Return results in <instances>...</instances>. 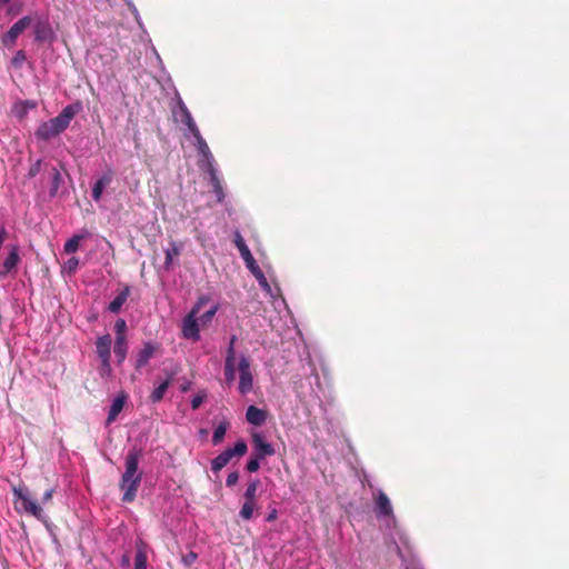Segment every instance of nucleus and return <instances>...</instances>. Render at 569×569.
<instances>
[{
	"label": "nucleus",
	"instance_id": "obj_38",
	"mask_svg": "<svg viewBox=\"0 0 569 569\" xmlns=\"http://www.w3.org/2000/svg\"><path fill=\"white\" fill-rule=\"evenodd\" d=\"M41 168V160H37L29 169L28 176L30 178L36 177Z\"/></svg>",
	"mask_w": 569,
	"mask_h": 569
},
{
	"label": "nucleus",
	"instance_id": "obj_25",
	"mask_svg": "<svg viewBox=\"0 0 569 569\" xmlns=\"http://www.w3.org/2000/svg\"><path fill=\"white\" fill-rule=\"evenodd\" d=\"M169 383H170L169 380H166V381L161 382L152 391V393L150 396V399H151L152 402H159L163 398V396H164V393H166V391H167V389L169 387Z\"/></svg>",
	"mask_w": 569,
	"mask_h": 569
},
{
	"label": "nucleus",
	"instance_id": "obj_32",
	"mask_svg": "<svg viewBox=\"0 0 569 569\" xmlns=\"http://www.w3.org/2000/svg\"><path fill=\"white\" fill-rule=\"evenodd\" d=\"M26 60H27L26 52L23 50H19L16 52V54L11 59V64L14 68H20L24 63Z\"/></svg>",
	"mask_w": 569,
	"mask_h": 569
},
{
	"label": "nucleus",
	"instance_id": "obj_22",
	"mask_svg": "<svg viewBox=\"0 0 569 569\" xmlns=\"http://www.w3.org/2000/svg\"><path fill=\"white\" fill-rule=\"evenodd\" d=\"M180 251H181L180 246L177 242H174V241H172L170 243V247L166 249V251H164V253H166L164 267L167 269H169L172 266L173 258L179 256Z\"/></svg>",
	"mask_w": 569,
	"mask_h": 569
},
{
	"label": "nucleus",
	"instance_id": "obj_1",
	"mask_svg": "<svg viewBox=\"0 0 569 569\" xmlns=\"http://www.w3.org/2000/svg\"><path fill=\"white\" fill-rule=\"evenodd\" d=\"M173 119L176 122H179L184 126L183 134L188 140H192L194 148L199 154V168L204 170L209 177L212 186V190L217 197L218 202H222L224 199V191L222 187L221 179L219 177V171L217 167V162L214 157L200 133V130L193 120L189 109L186 103L181 99V97L177 96L176 107L172 109Z\"/></svg>",
	"mask_w": 569,
	"mask_h": 569
},
{
	"label": "nucleus",
	"instance_id": "obj_31",
	"mask_svg": "<svg viewBox=\"0 0 569 569\" xmlns=\"http://www.w3.org/2000/svg\"><path fill=\"white\" fill-rule=\"evenodd\" d=\"M79 266V259L76 257H71L68 259L63 264V271L68 272L69 274L76 272L77 268Z\"/></svg>",
	"mask_w": 569,
	"mask_h": 569
},
{
	"label": "nucleus",
	"instance_id": "obj_15",
	"mask_svg": "<svg viewBox=\"0 0 569 569\" xmlns=\"http://www.w3.org/2000/svg\"><path fill=\"white\" fill-rule=\"evenodd\" d=\"M246 419L250 425L260 427L267 420V412L256 406H249L247 408Z\"/></svg>",
	"mask_w": 569,
	"mask_h": 569
},
{
	"label": "nucleus",
	"instance_id": "obj_40",
	"mask_svg": "<svg viewBox=\"0 0 569 569\" xmlns=\"http://www.w3.org/2000/svg\"><path fill=\"white\" fill-rule=\"evenodd\" d=\"M278 518V510L276 508H271L266 517L267 522H272Z\"/></svg>",
	"mask_w": 569,
	"mask_h": 569
},
{
	"label": "nucleus",
	"instance_id": "obj_10",
	"mask_svg": "<svg viewBox=\"0 0 569 569\" xmlns=\"http://www.w3.org/2000/svg\"><path fill=\"white\" fill-rule=\"evenodd\" d=\"M252 455L257 456L258 459H264L266 457L273 456L276 452L273 446L267 442L261 433H254L252 436Z\"/></svg>",
	"mask_w": 569,
	"mask_h": 569
},
{
	"label": "nucleus",
	"instance_id": "obj_27",
	"mask_svg": "<svg viewBox=\"0 0 569 569\" xmlns=\"http://www.w3.org/2000/svg\"><path fill=\"white\" fill-rule=\"evenodd\" d=\"M62 183V176L58 169H53L52 172V181L50 188V196L56 197L59 190L60 184Z\"/></svg>",
	"mask_w": 569,
	"mask_h": 569
},
{
	"label": "nucleus",
	"instance_id": "obj_14",
	"mask_svg": "<svg viewBox=\"0 0 569 569\" xmlns=\"http://www.w3.org/2000/svg\"><path fill=\"white\" fill-rule=\"evenodd\" d=\"M259 509L258 498L243 499L239 510V517L243 521H250L252 520L254 512L259 511Z\"/></svg>",
	"mask_w": 569,
	"mask_h": 569
},
{
	"label": "nucleus",
	"instance_id": "obj_30",
	"mask_svg": "<svg viewBox=\"0 0 569 569\" xmlns=\"http://www.w3.org/2000/svg\"><path fill=\"white\" fill-rule=\"evenodd\" d=\"M134 569H147V556L142 550H138L136 553Z\"/></svg>",
	"mask_w": 569,
	"mask_h": 569
},
{
	"label": "nucleus",
	"instance_id": "obj_18",
	"mask_svg": "<svg viewBox=\"0 0 569 569\" xmlns=\"http://www.w3.org/2000/svg\"><path fill=\"white\" fill-rule=\"evenodd\" d=\"M89 236L88 231L84 230L82 233L73 234L69 240L66 241L63 246V251L67 254L74 253L79 249V244L81 240Z\"/></svg>",
	"mask_w": 569,
	"mask_h": 569
},
{
	"label": "nucleus",
	"instance_id": "obj_42",
	"mask_svg": "<svg viewBox=\"0 0 569 569\" xmlns=\"http://www.w3.org/2000/svg\"><path fill=\"white\" fill-rule=\"evenodd\" d=\"M129 10L134 16V19H136L137 23L140 26V28H143V24H142V21H141V18H140V14H139V11H138L137 7L134 6V9L133 8H129Z\"/></svg>",
	"mask_w": 569,
	"mask_h": 569
},
{
	"label": "nucleus",
	"instance_id": "obj_41",
	"mask_svg": "<svg viewBox=\"0 0 569 569\" xmlns=\"http://www.w3.org/2000/svg\"><path fill=\"white\" fill-rule=\"evenodd\" d=\"M53 493H54V489H53V488L48 489V490L43 493V496H42V502H43V503L49 502V501L51 500V498H52Z\"/></svg>",
	"mask_w": 569,
	"mask_h": 569
},
{
	"label": "nucleus",
	"instance_id": "obj_12",
	"mask_svg": "<svg viewBox=\"0 0 569 569\" xmlns=\"http://www.w3.org/2000/svg\"><path fill=\"white\" fill-rule=\"evenodd\" d=\"M111 343L112 339L110 335L99 337L96 342L97 353L101 360V363H103V367H108V360H110Z\"/></svg>",
	"mask_w": 569,
	"mask_h": 569
},
{
	"label": "nucleus",
	"instance_id": "obj_16",
	"mask_svg": "<svg viewBox=\"0 0 569 569\" xmlns=\"http://www.w3.org/2000/svg\"><path fill=\"white\" fill-rule=\"evenodd\" d=\"M154 346L152 342L148 341L143 343V348L138 352L136 359V368L140 369L148 365L149 360L152 358L154 353Z\"/></svg>",
	"mask_w": 569,
	"mask_h": 569
},
{
	"label": "nucleus",
	"instance_id": "obj_45",
	"mask_svg": "<svg viewBox=\"0 0 569 569\" xmlns=\"http://www.w3.org/2000/svg\"><path fill=\"white\" fill-rule=\"evenodd\" d=\"M111 373V366H110V360H108V367H101V376L102 377H108L110 376Z\"/></svg>",
	"mask_w": 569,
	"mask_h": 569
},
{
	"label": "nucleus",
	"instance_id": "obj_29",
	"mask_svg": "<svg viewBox=\"0 0 569 569\" xmlns=\"http://www.w3.org/2000/svg\"><path fill=\"white\" fill-rule=\"evenodd\" d=\"M254 277L256 279L258 280L260 287L267 291L268 293L271 292V287L270 284L268 283L267 281V278L264 277L263 272L261 271V269L258 267L257 269H253L250 271Z\"/></svg>",
	"mask_w": 569,
	"mask_h": 569
},
{
	"label": "nucleus",
	"instance_id": "obj_8",
	"mask_svg": "<svg viewBox=\"0 0 569 569\" xmlns=\"http://www.w3.org/2000/svg\"><path fill=\"white\" fill-rule=\"evenodd\" d=\"M247 450V443L243 440H239L233 448H227L211 460V470L213 472H219L233 457H242L246 455Z\"/></svg>",
	"mask_w": 569,
	"mask_h": 569
},
{
	"label": "nucleus",
	"instance_id": "obj_26",
	"mask_svg": "<svg viewBox=\"0 0 569 569\" xmlns=\"http://www.w3.org/2000/svg\"><path fill=\"white\" fill-rule=\"evenodd\" d=\"M260 485L259 479H252L248 482L247 488L243 492V499L257 498L258 487Z\"/></svg>",
	"mask_w": 569,
	"mask_h": 569
},
{
	"label": "nucleus",
	"instance_id": "obj_9",
	"mask_svg": "<svg viewBox=\"0 0 569 569\" xmlns=\"http://www.w3.org/2000/svg\"><path fill=\"white\" fill-rule=\"evenodd\" d=\"M32 19L29 16H24L14 22L6 34L2 37V43L4 46L14 44L17 38L31 24Z\"/></svg>",
	"mask_w": 569,
	"mask_h": 569
},
{
	"label": "nucleus",
	"instance_id": "obj_24",
	"mask_svg": "<svg viewBox=\"0 0 569 569\" xmlns=\"http://www.w3.org/2000/svg\"><path fill=\"white\" fill-rule=\"evenodd\" d=\"M20 260L18 247H12L8 257L3 261V269L6 270H12L17 267L18 262Z\"/></svg>",
	"mask_w": 569,
	"mask_h": 569
},
{
	"label": "nucleus",
	"instance_id": "obj_48",
	"mask_svg": "<svg viewBox=\"0 0 569 569\" xmlns=\"http://www.w3.org/2000/svg\"><path fill=\"white\" fill-rule=\"evenodd\" d=\"M153 52H154V54H156L157 60L159 61V63H160V64H162V60H161L160 56L158 54V52H157L154 49H153Z\"/></svg>",
	"mask_w": 569,
	"mask_h": 569
},
{
	"label": "nucleus",
	"instance_id": "obj_37",
	"mask_svg": "<svg viewBox=\"0 0 569 569\" xmlns=\"http://www.w3.org/2000/svg\"><path fill=\"white\" fill-rule=\"evenodd\" d=\"M238 480H239L238 471H232L228 475V477L226 479V485H227V487L231 488L238 482Z\"/></svg>",
	"mask_w": 569,
	"mask_h": 569
},
{
	"label": "nucleus",
	"instance_id": "obj_11",
	"mask_svg": "<svg viewBox=\"0 0 569 569\" xmlns=\"http://www.w3.org/2000/svg\"><path fill=\"white\" fill-rule=\"evenodd\" d=\"M234 244L238 248L241 258L243 259L247 268L251 271L253 269H257L259 266L257 264L253 256L251 254L248 246L246 244L240 232L234 233Z\"/></svg>",
	"mask_w": 569,
	"mask_h": 569
},
{
	"label": "nucleus",
	"instance_id": "obj_33",
	"mask_svg": "<svg viewBox=\"0 0 569 569\" xmlns=\"http://www.w3.org/2000/svg\"><path fill=\"white\" fill-rule=\"evenodd\" d=\"M262 459H258L257 456H253L247 461V465H246V469L249 471V472H256L259 470L260 468V461Z\"/></svg>",
	"mask_w": 569,
	"mask_h": 569
},
{
	"label": "nucleus",
	"instance_id": "obj_17",
	"mask_svg": "<svg viewBox=\"0 0 569 569\" xmlns=\"http://www.w3.org/2000/svg\"><path fill=\"white\" fill-rule=\"evenodd\" d=\"M126 400H127V396L124 393H119L113 399V401L110 406L109 412H108V418H107L108 425L111 423L112 421H114L116 418L118 417V415L122 411Z\"/></svg>",
	"mask_w": 569,
	"mask_h": 569
},
{
	"label": "nucleus",
	"instance_id": "obj_21",
	"mask_svg": "<svg viewBox=\"0 0 569 569\" xmlns=\"http://www.w3.org/2000/svg\"><path fill=\"white\" fill-rule=\"evenodd\" d=\"M52 36V30L47 23L39 22L34 27V39L39 42L48 40Z\"/></svg>",
	"mask_w": 569,
	"mask_h": 569
},
{
	"label": "nucleus",
	"instance_id": "obj_39",
	"mask_svg": "<svg viewBox=\"0 0 569 569\" xmlns=\"http://www.w3.org/2000/svg\"><path fill=\"white\" fill-rule=\"evenodd\" d=\"M197 553L193 551L188 552L186 556H183L182 561L184 565L190 566L197 560Z\"/></svg>",
	"mask_w": 569,
	"mask_h": 569
},
{
	"label": "nucleus",
	"instance_id": "obj_35",
	"mask_svg": "<svg viewBox=\"0 0 569 569\" xmlns=\"http://www.w3.org/2000/svg\"><path fill=\"white\" fill-rule=\"evenodd\" d=\"M206 397L207 393L204 391H200L196 396H193V398L191 399V408L193 410L198 409L204 401Z\"/></svg>",
	"mask_w": 569,
	"mask_h": 569
},
{
	"label": "nucleus",
	"instance_id": "obj_4",
	"mask_svg": "<svg viewBox=\"0 0 569 569\" xmlns=\"http://www.w3.org/2000/svg\"><path fill=\"white\" fill-rule=\"evenodd\" d=\"M141 450L133 448L126 457V469L122 473L120 481V489L122 490V501L131 502L137 496L140 486L142 473L138 470Z\"/></svg>",
	"mask_w": 569,
	"mask_h": 569
},
{
	"label": "nucleus",
	"instance_id": "obj_3",
	"mask_svg": "<svg viewBox=\"0 0 569 569\" xmlns=\"http://www.w3.org/2000/svg\"><path fill=\"white\" fill-rule=\"evenodd\" d=\"M81 110L82 103L80 101L66 106L57 117L39 124L36 130L37 138L48 141L62 133Z\"/></svg>",
	"mask_w": 569,
	"mask_h": 569
},
{
	"label": "nucleus",
	"instance_id": "obj_23",
	"mask_svg": "<svg viewBox=\"0 0 569 569\" xmlns=\"http://www.w3.org/2000/svg\"><path fill=\"white\" fill-rule=\"evenodd\" d=\"M229 428V422L227 420H223L221 421L214 429L213 431V435H212V443L214 446L219 445L222 442L224 436H226V432Z\"/></svg>",
	"mask_w": 569,
	"mask_h": 569
},
{
	"label": "nucleus",
	"instance_id": "obj_28",
	"mask_svg": "<svg viewBox=\"0 0 569 569\" xmlns=\"http://www.w3.org/2000/svg\"><path fill=\"white\" fill-rule=\"evenodd\" d=\"M218 310H219V305L218 303L212 305L209 310H207L204 313H202L198 318V321L202 326L208 325L209 322H211L212 318L214 317V315L217 313Z\"/></svg>",
	"mask_w": 569,
	"mask_h": 569
},
{
	"label": "nucleus",
	"instance_id": "obj_44",
	"mask_svg": "<svg viewBox=\"0 0 569 569\" xmlns=\"http://www.w3.org/2000/svg\"><path fill=\"white\" fill-rule=\"evenodd\" d=\"M21 103L26 107V110L29 111L37 107V102L32 100H21Z\"/></svg>",
	"mask_w": 569,
	"mask_h": 569
},
{
	"label": "nucleus",
	"instance_id": "obj_36",
	"mask_svg": "<svg viewBox=\"0 0 569 569\" xmlns=\"http://www.w3.org/2000/svg\"><path fill=\"white\" fill-rule=\"evenodd\" d=\"M127 328V323L122 318H119L114 323V330L117 333V337H126L124 331Z\"/></svg>",
	"mask_w": 569,
	"mask_h": 569
},
{
	"label": "nucleus",
	"instance_id": "obj_13",
	"mask_svg": "<svg viewBox=\"0 0 569 569\" xmlns=\"http://www.w3.org/2000/svg\"><path fill=\"white\" fill-rule=\"evenodd\" d=\"M112 171L108 170L102 176H100L93 183L91 196L96 202L100 201L104 189L112 182Z\"/></svg>",
	"mask_w": 569,
	"mask_h": 569
},
{
	"label": "nucleus",
	"instance_id": "obj_19",
	"mask_svg": "<svg viewBox=\"0 0 569 569\" xmlns=\"http://www.w3.org/2000/svg\"><path fill=\"white\" fill-rule=\"evenodd\" d=\"M130 290L129 287H126L121 292H119L113 300L109 303L108 310L112 313H118L124 302L127 301L129 297Z\"/></svg>",
	"mask_w": 569,
	"mask_h": 569
},
{
	"label": "nucleus",
	"instance_id": "obj_34",
	"mask_svg": "<svg viewBox=\"0 0 569 569\" xmlns=\"http://www.w3.org/2000/svg\"><path fill=\"white\" fill-rule=\"evenodd\" d=\"M12 113L17 118L22 119L27 116L28 111L26 110V107L21 103V101H18L12 106Z\"/></svg>",
	"mask_w": 569,
	"mask_h": 569
},
{
	"label": "nucleus",
	"instance_id": "obj_7",
	"mask_svg": "<svg viewBox=\"0 0 569 569\" xmlns=\"http://www.w3.org/2000/svg\"><path fill=\"white\" fill-rule=\"evenodd\" d=\"M13 496L16 497L17 501H19L21 510L23 512L33 516L34 518L42 522L47 521V515L43 512L42 508L34 500L31 499L27 490H23L21 488H14Z\"/></svg>",
	"mask_w": 569,
	"mask_h": 569
},
{
	"label": "nucleus",
	"instance_id": "obj_47",
	"mask_svg": "<svg viewBox=\"0 0 569 569\" xmlns=\"http://www.w3.org/2000/svg\"><path fill=\"white\" fill-rule=\"evenodd\" d=\"M124 3L128 6V8H133L134 9V3L132 0H123Z\"/></svg>",
	"mask_w": 569,
	"mask_h": 569
},
{
	"label": "nucleus",
	"instance_id": "obj_43",
	"mask_svg": "<svg viewBox=\"0 0 569 569\" xmlns=\"http://www.w3.org/2000/svg\"><path fill=\"white\" fill-rule=\"evenodd\" d=\"M129 10L134 16V19H136L137 23L140 26V28H143V24H142V21H141V18H140V14H139V11H138L137 7L134 6V9L133 8H129Z\"/></svg>",
	"mask_w": 569,
	"mask_h": 569
},
{
	"label": "nucleus",
	"instance_id": "obj_46",
	"mask_svg": "<svg viewBox=\"0 0 569 569\" xmlns=\"http://www.w3.org/2000/svg\"><path fill=\"white\" fill-rule=\"evenodd\" d=\"M11 270H6L3 269V264L0 267V279H3L7 277V274L10 272Z\"/></svg>",
	"mask_w": 569,
	"mask_h": 569
},
{
	"label": "nucleus",
	"instance_id": "obj_6",
	"mask_svg": "<svg viewBox=\"0 0 569 569\" xmlns=\"http://www.w3.org/2000/svg\"><path fill=\"white\" fill-rule=\"evenodd\" d=\"M375 512L379 520H385L388 528L396 526V517L391 501L388 496L380 489L377 491L375 498Z\"/></svg>",
	"mask_w": 569,
	"mask_h": 569
},
{
	"label": "nucleus",
	"instance_id": "obj_49",
	"mask_svg": "<svg viewBox=\"0 0 569 569\" xmlns=\"http://www.w3.org/2000/svg\"><path fill=\"white\" fill-rule=\"evenodd\" d=\"M9 2H10V0H0V4H7Z\"/></svg>",
	"mask_w": 569,
	"mask_h": 569
},
{
	"label": "nucleus",
	"instance_id": "obj_20",
	"mask_svg": "<svg viewBox=\"0 0 569 569\" xmlns=\"http://www.w3.org/2000/svg\"><path fill=\"white\" fill-rule=\"evenodd\" d=\"M127 341L126 337H116V343L113 348L114 356L119 363H122L127 357Z\"/></svg>",
	"mask_w": 569,
	"mask_h": 569
},
{
	"label": "nucleus",
	"instance_id": "obj_2",
	"mask_svg": "<svg viewBox=\"0 0 569 569\" xmlns=\"http://www.w3.org/2000/svg\"><path fill=\"white\" fill-rule=\"evenodd\" d=\"M237 336L232 335L229 339L224 357V379L227 383H232L239 373L238 391L244 396L253 388V373L251 371V361L243 352H237Z\"/></svg>",
	"mask_w": 569,
	"mask_h": 569
},
{
	"label": "nucleus",
	"instance_id": "obj_5",
	"mask_svg": "<svg viewBox=\"0 0 569 569\" xmlns=\"http://www.w3.org/2000/svg\"><path fill=\"white\" fill-rule=\"evenodd\" d=\"M210 301L209 296H201L196 301L194 306L191 308L189 313L183 318L182 325H181V331L182 336L186 339L192 340V341H199L200 340V329H199V321H198V313L202 309L204 305H207Z\"/></svg>",
	"mask_w": 569,
	"mask_h": 569
}]
</instances>
